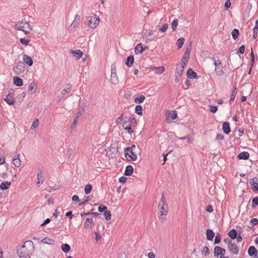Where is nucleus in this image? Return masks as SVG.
I'll return each instance as SVG.
<instances>
[{
    "label": "nucleus",
    "instance_id": "1",
    "mask_svg": "<svg viewBox=\"0 0 258 258\" xmlns=\"http://www.w3.org/2000/svg\"><path fill=\"white\" fill-rule=\"evenodd\" d=\"M168 205L166 204V200L164 194H162L161 201L158 205V209L160 213L159 218L162 220V221L166 219V215L168 213Z\"/></svg>",
    "mask_w": 258,
    "mask_h": 258
},
{
    "label": "nucleus",
    "instance_id": "2",
    "mask_svg": "<svg viewBox=\"0 0 258 258\" xmlns=\"http://www.w3.org/2000/svg\"><path fill=\"white\" fill-rule=\"evenodd\" d=\"M242 230L240 226H236V229H232L228 233V235L232 240L236 239L237 242H241L242 240V237L240 234Z\"/></svg>",
    "mask_w": 258,
    "mask_h": 258
},
{
    "label": "nucleus",
    "instance_id": "3",
    "mask_svg": "<svg viewBox=\"0 0 258 258\" xmlns=\"http://www.w3.org/2000/svg\"><path fill=\"white\" fill-rule=\"evenodd\" d=\"M16 30L23 31L25 34H28L32 31V29L27 22H18L15 26Z\"/></svg>",
    "mask_w": 258,
    "mask_h": 258
},
{
    "label": "nucleus",
    "instance_id": "4",
    "mask_svg": "<svg viewBox=\"0 0 258 258\" xmlns=\"http://www.w3.org/2000/svg\"><path fill=\"white\" fill-rule=\"evenodd\" d=\"M14 90L11 89L9 92V94L6 96L4 100L7 102L9 105H13L15 103V100L14 98Z\"/></svg>",
    "mask_w": 258,
    "mask_h": 258
},
{
    "label": "nucleus",
    "instance_id": "5",
    "mask_svg": "<svg viewBox=\"0 0 258 258\" xmlns=\"http://www.w3.org/2000/svg\"><path fill=\"white\" fill-rule=\"evenodd\" d=\"M249 183L254 191L258 192V178L257 177L250 179L249 181Z\"/></svg>",
    "mask_w": 258,
    "mask_h": 258
},
{
    "label": "nucleus",
    "instance_id": "6",
    "mask_svg": "<svg viewBox=\"0 0 258 258\" xmlns=\"http://www.w3.org/2000/svg\"><path fill=\"white\" fill-rule=\"evenodd\" d=\"M228 250L234 254H237L239 252V247L235 243H227Z\"/></svg>",
    "mask_w": 258,
    "mask_h": 258
},
{
    "label": "nucleus",
    "instance_id": "7",
    "mask_svg": "<svg viewBox=\"0 0 258 258\" xmlns=\"http://www.w3.org/2000/svg\"><path fill=\"white\" fill-rule=\"evenodd\" d=\"M149 46L143 47L141 43H138L135 47L134 50L136 54L139 53L142 54L145 50L148 49Z\"/></svg>",
    "mask_w": 258,
    "mask_h": 258
},
{
    "label": "nucleus",
    "instance_id": "8",
    "mask_svg": "<svg viewBox=\"0 0 258 258\" xmlns=\"http://www.w3.org/2000/svg\"><path fill=\"white\" fill-rule=\"evenodd\" d=\"M25 64L20 61L18 62L15 67V71L18 74L22 73L24 72Z\"/></svg>",
    "mask_w": 258,
    "mask_h": 258
},
{
    "label": "nucleus",
    "instance_id": "9",
    "mask_svg": "<svg viewBox=\"0 0 258 258\" xmlns=\"http://www.w3.org/2000/svg\"><path fill=\"white\" fill-rule=\"evenodd\" d=\"M37 184L39 185L40 184H42L44 181L43 171L40 169H38V173L37 174Z\"/></svg>",
    "mask_w": 258,
    "mask_h": 258
},
{
    "label": "nucleus",
    "instance_id": "10",
    "mask_svg": "<svg viewBox=\"0 0 258 258\" xmlns=\"http://www.w3.org/2000/svg\"><path fill=\"white\" fill-rule=\"evenodd\" d=\"M86 107V103H82L78 107L77 113L76 114L75 117L78 118L85 112V107Z\"/></svg>",
    "mask_w": 258,
    "mask_h": 258
},
{
    "label": "nucleus",
    "instance_id": "11",
    "mask_svg": "<svg viewBox=\"0 0 258 258\" xmlns=\"http://www.w3.org/2000/svg\"><path fill=\"white\" fill-rule=\"evenodd\" d=\"M186 76L188 79H198L199 78L197 74L191 68L187 70Z\"/></svg>",
    "mask_w": 258,
    "mask_h": 258
},
{
    "label": "nucleus",
    "instance_id": "12",
    "mask_svg": "<svg viewBox=\"0 0 258 258\" xmlns=\"http://www.w3.org/2000/svg\"><path fill=\"white\" fill-rule=\"evenodd\" d=\"M124 156L128 161H134L137 159V155L136 153L133 150H132V151H128L127 154Z\"/></svg>",
    "mask_w": 258,
    "mask_h": 258
},
{
    "label": "nucleus",
    "instance_id": "13",
    "mask_svg": "<svg viewBox=\"0 0 258 258\" xmlns=\"http://www.w3.org/2000/svg\"><path fill=\"white\" fill-rule=\"evenodd\" d=\"M225 254V250L220 246H216L214 248V255L224 256Z\"/></svg>",
    "mask_w": 258,
    "mask_h": 258
},
{
    "label": "nucleus",
    "instance_id": "14",
    "mask_svg": "<svg viewBox=\"0 0 258 258\" xmlns=\"http://www.w3.org/2000/svg\"><path fill=\"white\" fill-rule=\"evenodd\" d=\"M223 132L226 134L228 135L231 132L230 123L229 122L225 121L222 124Z\"/></svg>",
    "mask_w": 258,
    "mask_h": 258
},
{
    "label": "nucleus",
    "instance_id": "15",
    "mask_svg": "<svg viewBox=\"0 0 258 258\" xmlns=\"http://www.w3.org/2000/svg\"><path fill=\"white\" fill-rule=\"evenodd\" d=\"M23 61L24 63H26L30 67L32 66L33 64L32 58L29 55L27 54L23 55Z\"/></svg>",
    "mask_w": 258,
    "mask_h": 258
},
{
    "label": "nucleus",
    "instance_id": "16",
    "mask_svg": "<svg viewBox=\"0 0 258 258\" xmlns=\"http://www.w3.org/2000/svg\"><path fill=\"white\" fill-rule=\"evenodd\" d=\"M249 157V154L246 151H243L237 155L239 160H247Z\"/></svg>",
    "mask_w": 258,
    "mask_h": 258
},
{
    "label": "nucleus",
    "instance_id": "17",
    "mask_svg": "<svg viewBox=\"0 0 258 258\" xmlns=\"http://www.w3.org/2000/svg\"><path fill=\"white\" fill-rule=\"evenodd\" d=\"M134 56L133 55H130L127 56L125 61V64L128 67H131L134 63Z\"/></svg>",
    "mask_w": 258,
    "mask_h": 258
},
{
    "label": "nucleus",
    "instance_id": "18",
    "mask_svg": "<svg viewBox=\"0 0 258 258\" xmlns=\"http://www.w3.org/2000/svg\"><path fill=\"white\" fill-rule=\"evenodd\" d=\"M134 172V168L133 166L128 165L125 167V169L124 172V175L127 176H130L132 175Z\"/></svg>",
    "mask_w": 258,
    "mask_h": 258
},
{
    "label": "nucleus",
    "instance_id": "19",
    "mask_svg": "<svg viewBox=\"0 0 258 258\" xmlns=\"http://www.w3.org/2000/svg\"><path fill=\"white\" fill-rule=\"evenodd\" d=\"M206 234L207 240L212 241L215 236V233L213 230L210 229H208L206 230Z\"/></svg>",
    "mask_w": 258,
    "mask_h": 258
},
{
    "label": "nucleus",
    "instance_id": "20",
    "mask_svg": "<svg viewBox=\"0 0 258 258\" xmlns=\"http://www.w3.org/2000/svg\"><path fill=\"white\" fill-rule=\"evenodd\" d=\"M13 83L16 86L18 87L22 86L23 85V80L18 76L14 77Z\"/></svg>",
    "mask_w": 258,
    "mask_h": 258
},
{
    "label": "nucleus",
    "instance_id": "21",
    "mask_svg": "<svg viewBox=\"0 0 258 258\" xmlns=\"http://www.w3.org/2000/svg\"><path fill=\"white\" fill-rule=\"evenodd\" d=\"M71 53L74 56L76 57L78 59L82 57L83 54L82 51L79 49H77L75 50H71Z\"/></svg>",
    "mask_w": 258,
    "mask_h": 258
},
{
    "label": "nucleus",
    "instance_id": "22",
    "mask_svg": "<svg viewBox=\"0 0 258 258\" xmlns=\"http://www.w3.org/2000/svg\"><path fill=\"white\" fill-rule=\"evenodd\" d=\"M11 185V182L4 181L0 184V189L7 190L9 188L10 186Z\"/></svg>",
    "mask_w": 258,
    "mask_h": 258
},
{
    "label": "nucleus",
    "instance_id": "23",
    "mask_svg": "<svg viewBox=\"0 0 258 258\" xmlns=\"http://www.w3.org/2000/svg\"><path fill=\"white\" fill-rule=\"evenodd\" d=\"M248 253L251 256H256L257 254V250L254 246H251L248 249Z\"/></svg>",
    "mask_w": 258,
    "mask_h": 258
},
{
    "label": "nucleus",
    "instance_id": "24",
    "mask_svg": "<svg viewBox=\"0 0 258 258\" xmlns=\"http://www.w3.org/2000/svg\"><path fill=\"white\" fill-rule=\"evenodd\" d=\"M152 71H154V72L157 74H161L163 73L165 70V68L163 66L159 67H151Z\"/></svg>",
    "mask_w": 258,
    "mask_h": 258
},
{
    "label": "nucleus",
    "instance_id": "25",
    "mask_svg": "<svg viewBox=\"0 0 258 258\" xmlns=\"http://www.w3.org/2000/svg\"><path fill=\"white\" fill-rule=\"evenodd\" d=\"M119 80L116 74H111L110 82L114 85H116L118 83Z\"/></svg>",
    "mask_w": 258,
    "mask_h": 258
},
{
    "label": "nucleus",
    "instance_id": "26",
    "mask_svg": "<svg viewBox=\"0 0 258 258\" xmlns=\"http://www.w3.org/2000/svg\"><path fill=\"white\" fill-rule=\"evenodd\" d=\"M94 225V223L93 222V219L92 218H87L86 222L84 224V227L85 228H87L89 227H93Z\"/></svg>",
    "mask_w": 258,
    "mask_h": 258
},
{
    "label": "nucleus",
    "instance_id": "27",
    "mask_svg": "<svg viewBox=\"0 0 258 258\" xmlns=\"http://www.w3.org/2000/svg\"><path fill=\"white\" fill-rule=\"evenodd\" d=\"M190 51H191V48H190V46L189 47L186 48V49L185 50V52L184 54V55L182 58L183 61H184V60L186 61V60H188V58L190 56Z\"/></svg>",
    "mask_w": 258,
    "mask_h": 258
},
{
    "label": "nucleus",
    "instance_id": "28",
    "mask_svg": "<svg viewBox=\"0 0 258 258\" xmlns=\"http://www.w3.org/2000/svg\"><path fill=\"white\" fill-rule=\"evenodd\" d=\"M215 72L216 73V74L218 76H221L224 74V72L222 69V65L215 67Z\"/></svg>",
    "mask_w": 258,
    "mask_h": 258
},
{
    "label": "nucleus",
    "instance_id": "29",
    "mask_svg": "<svg viewBox=\"0 0 258 258\" xmlns=\"http://www.w3.org/2000/svg\"><path fill=\"white\" fill-rule=\"evenodd\" d=\"M92 17H93V19H95V20L94 21L93 23L92 24V29H94L99 24V21H100V19H99L98 16H97L96 15H95L94 14L92 16Z\"/></svg>",
    "mask_w": 258,
    "mask_h": 258
},
{
    "label": "nucleus",
    "instance_id": "30",
    "mask_svg": "<svg viewBox=\"0 0 258 258\" xmlns=\"http://www.w3.org/2000/svg\"><path fill=\"white\" fill-rule=\"evenodd\" d=\"M146 97L143 95H140L139 96L136 97L134 99V102L137 104H141L145 100Z\"/></svg>",
    "mask_w": 258,
    "mask_h": 258
},
{
    "label": "nucleus",
    "instance_id": "31",
    "mask_svg": "<svg viewBox=\"0 0 258 258\" xmlns=\"http://www.w3.org/2000/svg\"><path fill=\"white\" fill-rule=\"evenodd\" d=\"M80 20V16L79 15H78V14L76 15L75 19H74V20L73 22L72 23V24L70 26L71 27H73L74 28H75L76 24H79Z\"/></svg>",
    "mask_w": 258,
    "mask_h": 258
},
{
    "label": "nucleus",
    "instance_id": "32",
    "mask_svg": "<svg viewBox=\"0 0 258 258\" xmlns=\"http://www.w3.org/2000/svg\"><path fill=\"white\" fill-rule=\"evenodd\" d=\"M61 250L64 253H68L70 251L71 247L67 243H63L61 246Z\"/></svg>",
    "mask_w": 258,
    "mask_h": 258
},
{
    "label": "nucleus",
    "instance_id": "33",
    "mask_svg": "<svg viewBox=\"0 0 258 258\" xmlns=\"http://www.w3.org/2000/svg\"><path fill=\"white\" fill-rule=\"evenodd\" d=\"M236 94H237V88H236V87H235L234 89L232 90L231 95L230 96V99L229 100L230 104H231L234 101Z\"/></svg>",
    "mask_w": 258,
    "mask_h": 258
},
{
    "label": "nucleus",
    "instance_id": "34",
    "mask_svg": "<svg viewBox=\"0 0 258 258\" xmlns=\"http://www.w3.org/2000/svg\"><path fill=\"white\" fill-rule=\"evenodd\" d=\"M72 87V86L71 84H67L64 89L61 91V94L62 95H65L66 93H69L71 90Z\"/></svg>",
    "mask_w": 258,
    "mask_h": 258
},
{
    "label": "nucleus",
    "instance_id": "35",
    "mask_svg": "<svg viewBox=\"0 0 258 258\" xmlns=\"http://www.w3.org/2000/svg\"><path fill=\"white\" fill-rule=\"evenodd\" d=\"M168 117H169V118L171 119L172 120H174V119H176L178 117V115H177L176 111H175V110L171 111L168 114Z\"/></svg>",
    "mask_w": 258,
    "mask_h": 258
},
{
    "label": "nucleus",
    "instance_id": "36",
    "mask_svg": "<svg viewBox=\"0 0 258 258\" xmlns=\"http://www.w3.org/2000/svg\"><path fill=\"white\" fill-rule=\"evenodd\" d=\"M143 109L141 105H136L135 109V113L138 115H143Z\"/></svg>",
    "mask_w": 258,
    "mask_h": 258
},
{
    "label": "nucleus",
    "instance_id": "37",
    "mask_svg": "<svg viewBox=\"0 0 258 258\" xmlns=\"http://www.w3.org/2000/svg\"><path fill=\"white\" fill-rule=\"evenodd\" d=\"M231 35L232 38L235 40H236L239 35V31L238 29L236 28L234 29L231 32Z\"/></svg>",
    "mask_w": 258,
    "mask_h": 258
},
{
    "label": "nucleus",
    "instance_id": "38",
    "mask_svg": "<svg viewBox=\"0 0 258 258\" xmlns=\"http://www.w3.org/2000/svg\"><path fill=\"white\" fill-rule=\"evenodd\" d=\"M125 118L128 119V121L130 122V123H131L133 126H135L137 124V121L136 120L134 114L132 115L130 118H128L127 117H125Z\"/></svg>",
    "mask_w": 258,
    "mask_h": 258
},
{
    "label": "nucleus",
    "instance_id": "39",
    "mask_svg": "<svg viewBox=\"0 0 258 258\" xmlns=\"http://www.w3.org/2000/svg\"><path fill=\"white\" fill-rule=\"evenodd\" d=\"M185 39L184 38H179L177 41V45L178 49H180L184 43Z\"/></svg>",
    "mask_w": 258,
    "mask_h": 258
},
{
    "label": "nucleus",
    "instance_id": "40",
    "mask_svg": "<svg viewBox=\"0 0 258 258\" xmlns=\"http://www.w3.org/2000/svg\"><path fill=\"white\" fill-rule=\"evenodd\" d=\"M92 189V186L91 184H87V185H86L84 188L85 194L89 195L91 192Z\"/></svg>",
    "mask_w": 258,
    "mask_h": 258
},
{
    "label": "nucleus",
    "instance_id": "41",
    "mask_svg": "<svg viewBox=\"0 0 258 258\" xmlns=\"http://www.w3.org/2000/svg\"><path fill=\"white\" fill-rule=\"evenodd\" d=\"M136 148V145L133 144L131 147H125L124 149V155H126L127 154L128 151H132V150L134 151V149Z\"/></svg>",
    "mask_w": 258,
    "mask_h": 258
},
{
    "label": "nucleus",
    "instance_id": "42",
    "mask_svg": "<svg viewBox=\"0 0 258 258\" xmlns=\"http://www.w3.org/2000/svg\"><path fill=\"white\" fill-rule=\"evenodd\" d=\"M37 88V84L34 82H32L29 85L28 89L30 91H33L34 89L33 92H35L36 89Z\"/></svg>",
    "mask_w": 258,
    "mask_h": 258
},
{
    "label": "nucleus",
    "instance_id": "43",
    "mask_svg": "<svg viewBox=\"0 0 258 258\" xmlns=\"http://www.w3.org/2000/svg\"><path fill=\"white\" fill-rule=\"evenodd\" d=\"M213 60L214 61V65L215 67H217L218 66H221L222 63L221 60H220V58L218 56H216L213 57Z\"/></svg>",
    "mask_w": 258,
    "mask_h": 258
},
{
    "label": "nucleus",
    "instance_id": "44",
    "mask_svg": "<svg viewBox=\"0 0 258 258\" xmlns=\"http://www.w3.org/2000/svg\"><path fill=\"white\" fill-rule=\"evenodd\" d=\"M30 40L29 39H27L26 38H22L20 39V42L21 43H22L23 45L25 46H27L29 44V43L30 42Z\"/></svg>",
    "mask_w": 258,
    "mask_h": 258
},
{
    "label": "nucleus",
    "instance_id": "45",
    "mask_svg": "<svg viewBox=\"0 0 258 258\" xmlns=\"http://www.w3.org/2000/svg\"><path fill=\"white\" fill-rule=\"evenodd\" d=\"M178 21L176 19L173 20V21L172 22L171 27H172L173 31H176L177 26L178 25Z\"/></svg>",
    "mask_w": 258,
    "mask_h": 258
},
{
    "label": "nucleus",
    "instance_id": "46",
    "mask_svg": "<svg viewBox=\"0 0 258 258\" xmlns=\"http://www.w3.org/2000/svg\"><path fill=\"white\" fill-rule=\"evenodd\" d=\"M258 206V197L253 198L252 200V205L251 207L252 209L255 208Z\"/></svg>",
    "mask_w": 258,
    "mask_h": 258
},
{
    "label": "nucleus",
    "instance_id": "47",
    "mask_svg": "<svg viewBox=\"0 0 258 258\" xmlns=\"http://www.w3.org/2000/svg\"><path fill=\"white\" fill-rule=\"evenodd\" d=\"M26 96V93L25 92H22L17 96V99L18 100L19 102H22V101L23 100L24 98H25Z\"/></svg>",
    "mask_w": 258,
    "mask_h": 258
},
{
    "label": "nucleus",
    "instance_id": "48",
    "mask_svg": "<svg viewBox=\"0 0 258 258\" xmlns=\"http://www.w3.org/2000/svg\"><path fill=\"white\" fill-rule=\"evenodd\" d=\"M184 68H181L180 67L177 66L176 67L175 74L179 75V76H181L182 73L184 71Z\"/></svg>",
    "mask_w": 258,
    "mask_h": 258
},
{
    "label": "nucleus",
    "instance_id": "49",
    "mask_svg": "<svg viewBox=\"0 0 258 258\" xmlns=\"http://www.w3.org/2000/svg\"><path fill=\"white\" fill-rule=\"evenodd\" d=\"M104 213V215L105 219L107 221L110 220L111 218V214L110 211L109 210H106Z\"/></svg>",
    "mask_w": 258,
    "mask_h": 258
},
{
    "label": "nucleus",
    "instance_id": "50",
    "mask_svg": "<svg viewBox=\"0 0 258 258\" xmlns=\"http://www.w3.org/2000/svg\"><path fill=\"white\" fill-rule=\"evenodd\" d=\"M245 45H242L237 50L236 53L237 54H243L245 51Z\"/></svg>",
    "mask_w": 258,
    "mask_h": 258
},
{
    "label": "nucleus",
    "instance_id": "51",
    "mask_svg": "<svg viewBox=\"0 0 258 258\" xmlns=\"http://www.w3.org/2000/svg\"><path fill=\"white\" fill-rule=\"evenodd\" d=\"M132 124L131 123L128 124L126 127L124 128V130L127 132L128 134L132 135L133 133V131L132 130Z\"/></svg>",
    "mask_w": 258,
    "mask_h": 258
},
{
    "label": "nucleus",
    "instance_id": "52",
    "mask_svg": "<svg viewBox=\"0 0 258 258\" xmlns=\"http://www.w3.org/2000/svg\"><path fill=\"white\" fill-rule=\"evenodd\" d=\"M39 125V121L38 119H36L33 121L32 125L31 126L30 129L33 130L36 128H37Z\"/></svg>",
    "mask_w": 258,
    "mask_h": 258
},
{
    "label": "nucleus",
    "instance_id": "53",
    "mask_svg": "<svg viewBox=\"0 0 258 258\" xmlns=\"http://www.w3.org/2000/svg\"><path fill=\"white\" fill-rule=\"evenodd\" d=\"M93 17L92 16L89 17L87 18V21L85 23V25L89 26L90 27L92 28V21Z\"/></svg>",
    "mask_w": 258,
    "mask_h": 258
},
{
    "label": "nucleus",
    "instance_id": "54",
    "mask_svg": "<svg viewBox=\"0 0 258 258\" xmlns=\"http://www.w3.org/2000/svg\"><path fill=\"white\" fill-rule=\"evenodd\" d=\"M253 35L252 37L254 39H256L257 36V33H258V27L254 26L253 28Z\"/></svg>",
    "mask_w": 258,
    "mask_h": 258
},
{
    "label": "nucleus",
    "instance_id": "55",
    "mask_svg": "<svg viewBox=\"0 0 258 258\" xmlns=\"http://www.w3.org/2000/svg\"><path fill=\"white\" fill-rule=\"evenodd\" d=\"M98 210L99 212H105V211L107 210V207L105 205H101L98 207Z\"/></svg>",
    "mask_w": 258,
    "mask_h": 258
},
{
    "label": "nucleus",
    "instance_id": "56",
    "mask_svg": "<svg viewBox=\"0 0 258 258\" xmlns=\"http://www.w3.org/2000/svg\"><path fill=\"white\" fill-rule=\"evenodd\" d=\"M91 200L90 196L86 197L84 201L79 204V206L85 205L87 202Z\"/></svg>",
    "mask_w": 258,
    "mask_h": 258
},
{
    "label": "nucleus",
    "instance_id": "57",
    "mask_svg": "<svg viewBox=\"0 0 258 258\" xmlns=\"http://www.w3.org/2000/svg\"><path fill=\"white\" fill-rule=\"evenodd\" d=\"M116 62H113L111 66V74H116Z\"/></svg>",
    "mask_w": 258,
    "mask_h": 258
},
{
    "label": "nucleus",
    "instance_id": "58",
    "mask_svg": "<svg viewBox=\"0 0 258 258\" xmlns=\"http://www.w3.org/2000/svg\"><path fill=\"white\" fill-rule=\"evenodd\" d=\"M187 61H188V60H186V61H185V60L183 61L182 58H181V62L177 64V66L180 67L181 68H185L186 66V63H187Z\"/></svg>",
    "mask_w": 258,
    "mask_h": 258
},
{
    "label": "nucleus",
    "instance_id": "59",
    "mask_svg": "<svg viewBox=\"0 0 258 258\" xmlns=\"http://www.w3.org/2000/svg\"><path fill=\"white\" fill-rule=\"evenodd\" d=\"M13 164L16 167H19V166H20V165L21 164V162L20 159H13Z\"/></svg>",
    "mask_w": 258,
    "mask_h": 258
},
{
    "label": "nucleus",
    "instance_id": "60",
    "mask_svg": "<svg viewBox=\"0 0 258 258\" xmlns=\"http://www.w3.org/2000/svg\"><path fill=\"white\" fill-rule=\"evenodd\" d=\"M17 253L20 258H24L26 257L25 251H20L19 249H17Z\"/></svg>",
    "mask_w": 258,
    "mask_h": 258
},
{
    "label": "nucleus",
    "instance_id": "61",
    "mask_svg": "<svg viewBox=\"0 0 258 258\" xmlns=\"http://www.w3.org/2000/svg\"><path fill=\"white\" fill-rule=\"evenodd\" d=\"M231 4V3L230 0H226L224 4V9L226 11L228 10L230 7Z\"/></svg>",
    "mask_w": 258,
    "mask_h": 258
},
{
    "label": "nucleus",
    "instance_id": "62",
    "mask_svg": "<svg viewBox=\"0 0 258 258\" xmlns=\"http://www.w3.org/2000/svg\"><path fill=\"white\" fill-rule=\"evenodd\" d=\"M168 27V25L167 23L164 24L161 28H159V31L162 33L165 32L167 31Z\"/></svg>",
    "mask_w": 258,
    "mask_h": 258
},
{
    "label": "nucleus",
    "instance_id": "63",
    "mask_svg": "<svg viewBox=\"0 0 258 258\" xmlns=\"http://www.w3.org/2000/svg\"><path fill=\"white\" fill-rule=\"evenodd\" d=\"M218 107L216 106L210 105V111L212 113H216L217 111Z\"/></svg>",
    "mask_w": 258,
    "mask_h": 258
},
{
    "label": "nucleus",
    "instance_id": "64",
    "mask_svg": "<svg viewBox=\"0 0 258 258\" xmlns=\"http://www.w3.org/2000/svg\"><path fill=\"white\" fill-rule=\"evenodd\" d=\"M250 223L253 226L258 224V219L257 218H252L250 220Z\"/></svg>",
    "mask_w": 258,
    "mask_h": 258
}]
</instances>
